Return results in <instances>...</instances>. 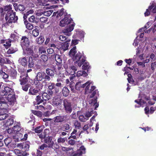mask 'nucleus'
<instances>
[{
	"mask_svg": "<svg viewBox=\"0 0 156 156\" xmlns=\"http://www.w3.org/2000/svg\"><path fill=\"white\" fill-rule=\"evenodd\" d=\"M0 97V107L8 108L9 105H13L16 101L13 90L9 87H5L1 93Z\"/></svg>",
	"mask_w": 156,
	"mask_h": 156,
	"instance_id": "nucleus-1",
	"label": "nucleus"
},
{
	"mask_svg": "<svg viewBox=\"0 0 156 156\" xmlns=\"http://www.w3.org/2000/svg\"><path fill=\"white\" fill-rule=\"evenodd\" d=\"M69 24L68 27L63 30V32L65 34H67L66 35L70 36L71 35L70 32L74 29V23L73 22V20L70 17L69 15H66L64 18L60 21L59 25L62 27H65Z\"/></svg>",
	"mask_w": 156,
	"mask_h": 156,
	"instance_id": "nucleus-2",
	"label": "nucleus"
},
{
	"mask_svg": "<svg viewBox=\"0 0 156 156\" xmlns=\"http://www.w3.org/2000/svg\"><path fill=\"white\" fill-rule=\"evenodd\" d=\"M81 82L80 81L76 83L75 85V88L77 90H79L81 87L84 88L86 86L85 93H90L91 92L95 89V87L94 86L91 87V89H90V84L93 85L92 82L89 81L86 83L82 84Z\"/></svg>",
	"mask_w": 156,
	"mask_h": 156,
	"instance_id": "nucleus-3",
	"label": "nucleus"
},
{
	"mask_svg": "<svg viewBox=\"0 0 156 156\" xmlns=\"http://www.w3.org/2000/svg\"><path fill=\"white\" fill-rule=\"evenodd\" d=\"M5 19L8 24L16 22L18 20V17L16 16L15 12H7L5 15Z\"/></svg>",
	"mask_w": 156,
	"mask_h": 156,
	"instance_id": "nucleus-4",
	"label": "nucleus"
},
{
	"mask_svg": "<svg viewBox=\"0 0 156 156\" xmlns=\"http://www.w3.org/2000/svg\"><path fill=\"white\" fill-rule=\"evenodd\" d=\"M43 72H38L34 80V85L38 86L40 88L43 87V82L42 81L43 79Z\"/></svg>",
	"mask_w": 156,
	"mask_h": 156,
	"instance_id": "nucleus-5",
	"label": "nucleus"
},
{
	"mask_svg": "<svg viewBox=\"0 0 156 156\" xmlns=\"http://www.w3.org/2000/svg\"><path fill=\"white\" fill-rule=\"evenodd\" d=\"M65 110L67 113H71L72 111L71 103L67 99H65L63 101Z\"/></svg>",
	"mask_w": 156,
	"mask_h": 156,
	"instance_id": "nucleus-6",
	"label": "nucleus"
},
{
	"mask_svg": "<svg viewBox=\"0 0 156 156\" xmlns=\"http://www.w3.org/2000/svg\"><path fill=\"white\" fill-rule=\"evenodd\" d=\"M82 55L80 52H78L76 55L72 57L73 60L75 61V63H77L78 66L80 67L82 65Z\"/></svg>",
	"mask_w": 156,
	"mask_h": 156,
	"instance_id": "nucleus-7",
	"label": "nucleus"
},
{
	"mask_svg": "<svg viewBox=\"0 0 156 156\" xmlns=\"http://www.w3.org/2000/svg\"><path fill=\"white\" fill-rule=\"evenodd\" d=\"M7 108L2 106L0 107V120L5 119L9 116L8 114H7V111L6 109Z\"/></svg>",
	"mask_w": 156,
	"mask_h": 156,
	"instance_id": "nucleus-8",
	"label": "nucleus"
},
{
	"mask_svg": "<svg viewBox=\"0 0 156 156\" xmlns=\"http://www.w3.org/2000/svg\"><path fill=\"white\" fill-rule=\"evenodd\" d=\"M150 11L153 13H156V3H152L151 6H149L148 9H146V12L144 13L145 16H149L150 14Z\"/></svg>",
	"mask_w": 156,
	"mask_h": 156,
	"instance_id": "nucleus-9",
	"label": "nucleus"
},
{
	"mask_svg": "<svg viewBox=\"0 0 156 156\" xmlns=\"http://www.w3.org/2000/svg\"><path fill=\"white\" fill-rule=\"evenodd\" d=\"M36 87H31L29 90V94L31 95H36L41 90L43 87L40 88L38 86L35 85Z\"/></svg>",
	"mask_w": 156,
	"mask_h": 156,
	"instance_id": "nucleus-10",
	"label": "nucleus"
},
{
	"mask_svg": "<svg viewBox=\"0 0 156 156\" xmlns=\"http://www.w3.org/2000/svg\"><path fill=\"white\" fill-rule=\"evenodd\" d=\"M52 104L53 105L57 107L58 109H61L62 100L59 98H55L53 99Z\"/></svg>",
	"mask_w": 156,
	"mask_h": 156,
	"instance_id": "nucleus-11",
	"label": "nucleus"
},
{
	"mask_svg": "<svg viewBox=\"0 0 156 156\" xmlns=\"http://www.w3.org/2000/svg\"><path fill=\"white\" fill-rule=\"evenodd\" d=\"M12 5H6L5 6L4 9L2 8H0V13L1 14V16L2 17H3L5 14H6V13L5 12L6 11L8 12L9 11H11V12H13V11L11 10Z\"/></svg>",
	"mask_w": 156,
	"mask_h": 156,
	"instance_id": "nucleus-12",
	"label": "nucleus"
},
{
	"mask_svg": "<svg viewBox=\"0 0 156 156\" xmlns=\"http://www.w3.org/2000/svg\"><path fill=\"white\" fill-rule=\"evenodd\" d=\"M92 111L86 112L84 115H81L79 116V119L81 122H86L91 116Z\"/></svg>",
	"mask_w": 156,
	"mask_h": 156,
	"instance_id": "nucleus-13",
	"label": "nucleus"
},
{
	"mask_svg": "<svg viewBox=\"0 0 156 156\" xmlns=\"http://www.w3.org/2000/svg\"><path fill=\"white\" fill-rule=\"evenodd\" d=\"M29 41L28 39L25 36L23 37L21 40L20 44L21 46L23 48L25 47H27L29 45Z\"/></svg>",
	"mask_w": 156,
	"mask_h": 156,
	"instance_id": "nucleus-14",
	"label": "nucleus"
},
{
	"mask_svg": "<svg viewBox=\"0 0 156 156\" xmlns=\"http://www.w3.org/2000/svg\"><path fill=\"white\" fill-rule=\"evenodd\" d=\"M76 67L74 66H71L66 69L67 73L71 75H74L75 74V72L77 71Z\"/></svg>",
	"mask_w": 156,
	"mask_h": 156,
	"instance_id": "nucleus-15",
	"label": "nucleus"
},
{
	"mask_svg": "<svg viewBox=\"0 0 156 156\" xmlns=\"http://www.w3.org/2000/svg\"><path fill=\"white\" fill-rule=\"evenodd\" d=\"M14 152L17 155L19 156H26L29 154L26 151H23L18 149H15Z\"/></svg>",
	"mask_w": 156,
	"mask_h": 156,
	"instance_id": "nucleus-16",
	"label": "nucleus"
},
{
	"mask_svg": "<svg viewBox=\"0 0 156 156\" xmlns=\"http://www.w3.org/2000/svg\"><path fill=\"white\" fill-rule=\"evenodd\" d=\"M97 98H94L89 101V104L91 105L93 108H94V109L96 110L99 104L97 102Z\"/></svg>",
	"mask_w": 156,
	"mask_h": 156,
	"instance_id": "nucleus-17",
	"label": "nucleus"
},
{
	"mask_svg": "<svg viewBox=\"0 0 156 156\" xmlns=\"http://www.w3.org/2000/svg\"><path fill=\"white\" fill-rule=\"evenodd\" d=\"M34 58L31 57H30L29 58L28 60V67L29 68H32L34 66V64L36 65V63L35 62L37 60L39 61V60L36 58Z\"/></svg>",
	"mask_w": 156,
	"mask_h": 156,
	"instance_id": "nucleus-18",
	"label": "nucleus"
},
{
	"mask_svg": "<svg viewBox=\"0 0 156 156\" xmlns=\"http://www.w3.org/2000/svg\"><path fill=\"white\" fill-rule=\"evenodd\" d=\"M55 69L53 66L50 69L47 68L46 69V73L50 76H53L55 74L54 71Z\"/></svg>",
	"mask_w": 156,
	"mask_h": 156,
	"instance_id": "nucleus-19",
	"label": "nucleus"
},
{
	"mask_svg": "<svg viewBox=\"0 0 156 156\" xmlns=\"http://www.w3.org/2000/svg\"><path fill=\"white\" fill-rule=\"evenodd\" d=\"M66 115H58L54 118V121L55 122H61L65 120Z\"/></svg>",
	"mask_w": 156,
	"mask_h": 156,
	"instance_id": "nucleus-20",
	"label": "nucleus"
},
{
	"mask_svg": "<svg viewBox=\"0 0 156 156\" xmlns=\"http://www.w3.org/2000/svg\"><path fill=\"white\" fill-rule=\"evenodd\" d=\"M19 63L22 66L25 67L27 65V61L25 57H21L18 60Z\"/></svg>",
	"mask_w": 156,
	"mask_h": 156,
	"instance_id": "nucleus-21",
	"label": "nucleus"
},
{
	"mask_svg": "<svg viewBox=\"0 0 156 156\" xmlns=\"http://www.w3.org/2000/svg\"><path fill=\"white\" fill-rule=\"evenodd\" d=\"M28 77L27 75L21 76H20V84H26L28 80Z\"/></svg>",
	"mask_w": 156,
	"mask_h": 156,
	"instance_id": "nucleus-22",
	"label": "nucleus"
},
{
	"mask_svg": "<svg viewBox=\"0 0 156 156\" xmlns=\"http://www.w3.org/2000/svg\"><path fill=\"white\" fill-rule=\"evenodd\" d=\"M23 134L20 133H18L13 136V139L15 140V141H18L22 140Z\"/></svg>",
	"mask_w": 156,
	"mask_h": 156,
	"instance_id": "nucleus-23",
	"label": "nucleus"
},
{
	"mask_svg": "<svg viewBox=\"0 0 156 156\" xmlns=\"http://www.w3.org/2000/svg\"><path fill=\"white\" fill-rule=\"evenodd\" d=\"M64 56L56 54L55 56V59L56 62L59 64H61L62 63V58Z\"/></svg>",
	"mask_w": 156,
	"mask_h": 156,
	"instance_id": "nucleus-24",
	"label": "nucleus"
},
{
	"mask_svg": "<svg viewBox=\"0 0 156 156\" xmlns=\"http://www.w3.org/2000/svg\"><path fill=\"white\" fill-rule=\"evenodd\" d=\"M85 61L86 60L84 58H82L81 63H82V64H83L82 67V69H88L89 67V63L88 62H87Z\"/></svg>",
	"mask_w": 156,
	"mask_h": 156,
	"instance_id": "nucleus-25",
	"label": "nucleus"
},
{
	"mask_svg": "<svg viewBox=\"0 0 156 156\" xmlns=\"http://www.w3.org/2000/svg\"><path fill=\"white\" fill-rule=\"evenodd\" d=\"M69 44L68 43L65 42L64 43H62L61 45V48L60 50H62L63 51H65L67 50L68 48V47L69 46Z\"/></svg>",
	"mask_w": 156,
	"mask_h": 156,
	"instance_id": "nucleus-26",
	"label": "nucleus"
},
{
	"mask_svg": "<svg viewBox=\"0 0 156 156\" xmlns=\"http://www.w3.org/2000/svg\"><path fill=\"white\" fill-rule=\"evenodd\" d=\"M28 20L31 23H37L38 22L39 19L37 18H36L35 16L33 15L29 18Z\"/></svg>",
	"mask_w": 156,
	"mask_h": 156,
	"instance_id": "nucleus-27",
	"label": "nucleus"
},
{
	"mask_svg": "<svg viewBox=\"0 0 156 156\" xmlns=\"http://www.w3.org/2000/svg\"><path fill=\"white\" fill-rule=\"evenodd\" d=\"M76 47L74 46L70 50L69 54L70 57L72 58L76 55Z\"/></svg>",
	"mask_w": 156,
	"mask_h": 156,
	"instance_id": "nucleus-28",
	"label": "nucleus"
},
{
	"mask_svg": "<svg viewBox=\"0 0 156 156\" xmlns=\"http://www.w3.org/2000/svg\"><path fill=\"white\" fill-rule=\"evenodd\" d=\"M27 52L29 55H31L35 58H37L38 56L37 54L34 55L33 50L31 48H28L26 49Z\"/></svg>",
	"mask_w": 156,
	"mask_h": 156,
	"instance_id": "nucleus-29",
	"label": "nucleus"
},
{
	"mask_svg": "<svg viewBox=\"0 0 156 156\" xmlns=\"http://www.w3.org/2000/svg\"><path fill=\"white\" fill-rule=\"evenodd\" d=\"M135 102L137 103L138 104V106H137L136 105L135 106L136 108L139 107L140 106L143 107V105L145 103V102L144 101L141 99L139 101L136 100L135 101Z\"/></svg>",
	"mask_w": 156,
	"mask_h": 156,
	"instance_id": "nucleus-30",
	"label": "nucleus"
},
{
	"mask_svg": "<svg viewBox=\"0 0 156 156\" xmlns=\"http://www.w3.org/2000/svg\"><path fill=\"white\" fill-rule=\"evenodd\" d=\"M77 77H80L81 76H83V77L86 76L87 74V73L84 71H78L76 74Z\"/></svg>",
	"mask_w": 156,
	"mask_h": 156,
	"instance_id": "nucleus-31",
	"label": "nucleus"
},
{
	"mask_svg": "<svg viewBox=\"0 0 156 156\" xmlns=\"http://www.w3.org/2000/svg\"><path fill=\"white\" fill-rule=\"evenodd\" d=\"M62 92L63 96L66 97L69 95V91L68 88L64 87L63 88Z\"/></svg>",
	"mask_w": 156,
	"mask_h": 156,
	"instance_id": "nucleus-32",
	"label": "nucleus"
},
{
	"mask_svg": "<svg viewBox=\"0 0 156 156\" xmlns=\"http://www.w3.org/2000/svg\"><path fill=\"white\" fill-rule=\"evenodd\" d=\"M73 123L75 128L79 129L81 128V124L78 120H74L73 122Z\"/></svg>",
	"mask_w": 156,
	"mask_h": 156,
	"instance_id": "nucleus-33",
	"label": "nucleus"
},
{
	"mask_svg": "<svg viewBox=\"0 0 156 156\" xmlns=\"http://www.w3.org/2000/svg\"><path fill=\"white\" fill-rule=\"evenodd\" d=\"M24 23L26 25V28L28 29L31 30L33 28L34 26L32 24L28 23L27 21H24Z\"/></svg>",
	"mask_w": 156,
	"mask_h": 156,
	"instance_id": "nucleus-34",
	"label": "nucleus"
},
{
	"mask_svg": "<svg viewBox=\"0 0 156 156\" xmlns=\"http://www.w3.org/2000/svg\"><path fill=\"white\" fill-rule=\"evenodd\" d=\"M9 75L13 79H16L17 76V72L14 69L11 70L10 71Z\"/></svg>",
	"mask_w": 156,
	"mask_h": 156,
	"instance_id": "nucleus-35",
	"label": "nucleus"
},
{
	"mask_svg": "<svg viewBox=\"0 0 156 156\" xmlns=\"http://www.w3.org/2000/svg\"><path fill=\"white\" fill-rule=\"evenodd\" d=\"M11 41L10 40H5L3 46L6 48L7 49L11 45Z\"/></svg>",
	"mask_w": 156,
	"mask_h": 156,
	"instance_id": "nucleus-36",
	"label": "nucleus"
},
{
	"mask_svg": "<svg viewBox=\"0 0 156 156\" xmlns=\"http://www.w3.org/2000/svg\"><path fill=\"white\" fill-rule=\"evenodd\" d=\"M17 49L16 48L11 47L7 51L6 53L8 54H13L17 51Z\"/></svg>",
	"mask_w": 156,
	"mask_h": 156,
	"instance_id": "nucleus-37",
	"label": "nucleus"
},
{
	"mask_svg": "<svg viewBox=\"0 0 156 156\" xmlns=\"http://www.w3.org/2000/svg\"><path fill=\"white\" fill-rule=\"evenodd\" d=\"M44 40V37L41 36L36 39V43L38 44H41L43 43Z\"/></svg>",
	"mask_w": 156,
	"mask_h": 156,
	"instance_id": "nucleus-38",
	"label": "nucleus"
},
{
	"mask_svg": "<svg viewBox=\"0 0 156 156\" xmlns=\"http://www.w3.org/2000/svg\"><path fill=\"white\" fill-rule=\"evenodd\" d=\"M42 99L44 100L47 101L49 100L50 98V96L47 93L44 92L43 93L42 95Z\"/></svg>",
	"mask_w": 156,
	"mask_h": 156,
	"instance_id": "nucleus-39",
	"label": "nucleus"
},
{
	"mask_svg": "<svg viewBox=\"0 0 156 156\" xmlns=\"http://www.w3.org/2000/svg\"><path fill=\"white\" fill-rule=\"evenodd\" d=\"M62 128L63 131L67 132L70 128V126L69 124L66 123L62 125Z\"/></svg>",
	"mask_w": 156,
	"mask_h": 156,
	"instance_id": "nucleus-40",
	"label": "nucleus"
},
{
	"mask_svg": "<svg viewBox=\"0 0 156 156\" xmlns=\"http://www.w3.org/2000/svg\"><path fill=\"white\" fill-rule=\"evenodd\" d=\"M0 74L3 79H6L8 77V75L3 71L2 68L0 70Z\"/></svg>",
	"mask_w": 156,
	"mask_h": 156,
	"instance_id": "nucleus-41",
	"label": "nucleus"
},
{
	"mask_svg": "<svg viewBox=\"0 0 156 156\" xmlns=\"http://www.w3.org/2000/svg\"><path fill=\"white\" fill-rule=\"evenodd\" d=\"M29 144L30 143L28 142H27L24 143H23V149L25 151H26L29 150L30 147Z\"/></svg>",
	"mask_w": 156,
	"mask_h": 156,
	"instance_id": "nucleus-42",
	"label": "nucleus"
},
{
	"mask_svg": "<svg viewBox=\"0 0 156 156\" xmlns=\"http://www.w3.org/2000/svg\"><path fill=\"white\" fill-rule=\"evenodd\" d=\"M46 143L48 144L47 145L48 147H52L54 144L53 141H52V139L50 137L48 138V141H46Z\"/></svg>",
	"mask_w": 156,
	"mask_h": 156,
	"instance_id": "nucleus-43",
	"label": "nucleus"
},
{
	"mask_svg": "<svg viewBox=\"0 0 156 156\" xmlns=\"http://www.w3.org/2000/svg\"><path fill=\"white\" fill-rule=\"evenodd\" d=\"M14 122V120L13 119L11 118L9 119L5 122V125L7 126H9L12 125Z\"/></svg>",
	"mask_w": 156,
	"mask_h": 156,
	"instance_id": "nucleus-44",
	"label": "nucleus"
},
{
	"mask_svg": "<svg viewBox=\"0 0 156 156\" xmlns=\"http://www.w3.org/2000/svg\"><path fill=\"white\" fill-rule=\"evenodd\" d=\"M36 101L37 102V104H39L43 101L44 100L42 99V97H41V96L39 95L36 97L35 99Z\"/></svg>",
	"mask_w": 156,
	"mask_h": 156,
	"instance_id": "nucleus-45",
	"label": "nucleus"
},
{
	"mask_svg": "<svg viewBox=\"0 0 156 156\" xmlns=\"http://www.w3.org/2000/svg\"><path fill=\"white\" fill-rule=\"evenodd\" d=\"M38 52L40 54L45 53H46V48L43 46L40 47L38 49Z\"/></svg>",
	"mask_w": 156,
	"mask_h": 156,
	"instance_id": "nucleus-46",
	"label": "nucleus"
},
{
	"mask_svg": "<svg viewBox=\"0 0 156 156\" xmlns=\"http://www.w3.org/2000/svg\"><path fill=\"white\" fill-rule=\"evenodd\" d=\"M13 128H10L9 129L7 130V132L9 133L10 136V137H12L13 138V136H14L16 135L15 132L13 130Z\"/></svg>",
	"mask_w": 156,
	"mask_h": 156,
	"instance_id": "nucleus-47",
	"label": "nucleus"
},
{
	"mask_svg": "<svg viewBox=\"0 0 156 156\" xmlns=\"http://www.w3.org/2000/svg\"><path fill=\"white\" fill-rule=\"evenodd\" d=\"M34 12V11L33 10L30 9L27 11V12L24 14L23 16V19L25 20L26 19L28 16L30 14H32Z\"/></svg>",
	"mask_w": 156,
	"mask_h": 156,
	"instance_id": "nucleus-48",
	"label": "nucleus"
},
{
	"mask_svg": "<svg viewBox=\"0 0 156 156\" xmlns=\"http://www.w3.org/2000/svg\"><path fill=\"white\" fill-rule=\"evenodd\" d=\"M22 85V89L23 90L26 91H27L30 85V84H23Z\"/></svg>",
	"mask_w": 156,
	"mask_h": 156,
	"instance_id": "nucleus-49",
	"label": "nucleus"
},
{
	"mask_svg": "<svg viewBox=\"0 0 156 156\" xmlns=\"http://www.w3.org/2000/svg\"><path fill=\"white\" fill-rule=\"evenodd\" d=\"M13 130L15 132V133L16 134L18 133V132L20 130V127L18 125H16L14 126L13 128Z\"/></svg>",
	"mask_w": 156,
	"mask_h": 156,
	"instance_id": "nucleus-50",
	"label": "nucleus"
},
{
	"mask_svg": "<svg viewBox=\"0 0 156 156\" xmlns=\"http://www.w3.org/2000/svg\"><path fill=\"white\" fill-rule=\"evenodd\" d=\"M53 11L52 10H49L47 11H44L43 14L44 16H49L53 12Z\"/></svg>",
	"mask_w": 156,
	"mask_h": 156,
	"instance_id": "nucleus-51",
	"label": "nucleus"
},
{
	"mask_svg": "<svg viewBox=\"0 0 156 156\" xmlns=\"http://www.w3.org/2000/svg\"><path fill=\"white\" fill-rule=\"evenodd\" d=\"M150 25H151V23L150 22H147V24L144 26V27L142 28L141 29H140L139 30L138 33H139L141 32V31H142V30H144L145 29H146L147 28H149V27H150Z\"/></svg>",
	"mask_w": 156,
	"mask_h": 156,
	"instance_id": "nucleus-52",
	"label": "nucleus"
},
{
	"mask_svg": "<svg viewBox=\"0 0 156 156\" xmlns=\"http://www.w3.org/2000/svg\"><path fill=\"white\" fill-rule=\"evenodd\" d=\"M58 13L57 16H61L64 15L65 17L66 16L68 15L66 13H64L63 9H62L60 11H58Z\"/></svg>",
	"mask_w": 156,
	"mask_h": 156,
	"instance_id": "nucleus-53",
	"label": "nucleus"
},
{
	"mask_svg": "<svg viewBox=\"0 0 156 156\" xmlns=\"http://www.w3.org/2000/svg\"><path fill=\"white\" fill-rule=\"evenodd\" d=\"M42 126H39L35 129V131L37 133H40L43 130Z\"/></svg>",
	"mask_w": 156,
	"mask_h": 156,
	"instance_id": "nucleus-54",
	"label": "nucleus"
},
{
	"mask_svg": "<svg viewBox=\"0 0 156 156\" xmlns=\"http://www.w3.org/2000/svg\"><path fill=\"white\" fill-rule=\"evenodd\" d=\"M43 79L46 81H49L50 80L51 78L49 75H48L45 72H43Z\"/></svg>",
	"mask_w": 156,
	"mask_h": 156,
	"instance_id": "nucleus-55",
	"label": "nucleus"
},
{
	"mask_svg": "<svg viewBox=\"0 0 156 156\" xmlns=\"http://www.w3.org/2000/svg\"><path fill=\"white\" fill-rule=\"evenodd\" d=\"M41 58L44 62H46L48 60V57L46 55L44 54L41 55Z\"/></svg>",
	"mask_w": 156,
	"mask_h": 156,
	"instance_id": "nucleus-56",
	"label": "nucleus"
},
{
	"mask_svg": "<svg viewBox=\"0 0 156 156\" xmlns=\"http://www.w3.org/2000/svg\"><path fill=\"white\" fill-rule=\"evenodd\" d=\"M39 34V31L38 30H33L32 32V34L34 37H37Z\"/></svg>",
	"mask_w": 156,
	"mask_h": 156,
	"instance_id": "nucleus-57",
	"label": "nucleus"
},
{
	"mask_svg": "<svg viewBox=\"0 0 156 156\" xmlns=\"http://www.w3.org/2000/svg\"><path fill=\"white\" fill-rule=\"evenodd\" d=\"M66 138L59 137L58 138L57 141L58 143H63L65 141Z\"/></svg>",
	"mask_w": 156,
	"mask_h": 156,
	"instance_id": "nucleus-58",
	"label": "nucleus"
},
{
	"mask_svg": "<svg viewBox=\"0 0 156 156\" xmlns=\"http://www.w3.org/2000/svg\"><path fill=\"white\" fill-rule=\"evenodd\" d=\"M40 5H46L45 0H36Z\"/></svg>",
	"mask_w": 156,
	"mask_h": 156,
	"instance_id": "nucleus-59",
	"label": "nucleus"
},
{
	"mask_svg": "<svg viewBox=\"0 0 156 156\" xmlns=\"http://www.w3.org/2000/svg\"><path fill=\"white\" fill-rule=\"evenodd\" d=\"M32 113L37 116L41 117L42 116V112L40 111H32Z\"/></svg>",
	"mask_w": 156,
	"mask_h": 156,
	"instance_id": "nucleus-60",
	"label": "nucleus"
},
{
	"mask_svg": "<svg viewBox=\"0 0 156 156\" xmlns=\"http://www.w3.org/2000/svg\"><path fill=\"white\" fill-rule=\"evenodd\" d=\"M5 64V60L4 58L0 57V65L2 66Z\"/></svg>",
	"mask_w": 156,
	"mask_h": 156,
	"instance_id": "nucleus-61",
	"label": "nucleus"
},
{
	"mask_svg": "<svg viewBox=\"0 0 156 156\" xmlns=\"http://www.w3.org/2000/svg\"><path fill=\"white\" fill-rule=\"evenodd\" d=\"M150 60L151 59V61L156 60V53L155 55L153 54H151L150 56Z\"/></svg>",
	"mask_w": 156,
	"mask_h": 156,
	"instance_id": "nucleus-62",
	"label": "nucleus"
},
{
	"mask_svg": "<svg viewBox=\"0 0 156 156\" xmlns=\"http://www.w3.org/2000/svg\"><path fill=\"white\" fill-rule=\"evenodd\" d=\"M40 21L42 23H46L48 21V18L45 17H42L40 18Z\"/></svg>",
	"mask_w": 156,
	"mask_h": 156,
	"instance_id": "nucleus-63",
	"label": "nucleus"
},
{
	"mask_svg": "<svg viewBox=\"0 0 156 156\" xmlns=\"http://www.w3.org/2000/svg\"><path fill=\"white\" fill-rule=\"evenodd\" d=\"M59 39L62 41H64L67 39L66 37L64 35H61L59 37Z\"/></svg>",
	"mask_w": 156,
	"mask_h": 156,
	"instance_id": "nucleus-64",
	"label": "nucleus"
}]
</instances>
